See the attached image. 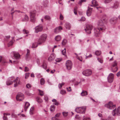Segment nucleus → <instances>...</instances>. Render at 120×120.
Returning <instances> with one entry per match:
<instances>
[{
    "label": "nucleus",
    "mask_w": 120,
    "mask_h": 120,
    "mask_svg": "<svg viewBox=\"0 0 120 120\" xmlns=\"http://www.w3.org/2000/svg\"><path fill=\"white\" fill-rule=\"evenodd\" d=\"M105 22V20L104 19H103L102 20H99L98 21L97 23L98 26V28L94 30V35L96 37L99 36L100 31H102L105 29L104 25Z\"/></svg>",
    "instance_id": "obj_1"
},
{
    "label": "nucleus",
    "mask_w": 120,
    "mask_h": 120,
    "mask_svg": "<svg viewBox=\"0 0 120 120\" xmlns=\"http://www.w3.org/2000/svg\"><path fill=\"white\" fill-rule=\"evenodd\" d=\"M47 35L46 34H43L40 37L38 40V45H41L45 41Z\"/></svg>",
    "instance_id": "obj_2"
},
{
    "label": "nucleus",
    "mask_w": 120,
    "mask_h": 120,
    "mask_svg": "<svg viewBox=\"0 0 120 120\" xmlns=\"http://www.w3.org/2000/svg\"><path fill=\"white\" fill-rule=\"evenodd\" d=\"M86 110V107L84 106L76 108L75 109V111L78 113L84 114L85 113Z\"/></svg>",
    "instance_id": "obj_3"
},
{
    "label": "nucleus",
    "mask_w": 120,
    "mask_h": 120,
    "mask_svg": "<svg viewBox=\"0 0 120 120\" xmlns=\"http://www.w3.org/2000/svg\"><path fill=\"white\" fill-rule=\"evenodd\" d=\"M105 106L107 108L111 110L113 109L115 107V105L113 104L111 101H110L105 104Z\"/></svg>",
    "instance_id": "obj_4"
},
{
    "label": "nucleus",
    "mask_w": 120,
    "mask_h": 120,
    "mask_svg": "<svg viewBox=\"0 0 120 120\" xmlns=\"http://www.w3.org/2000/svg\"><path fill=\"white\" fill-rule=\"evenodd\" d=\"M112 114L114 116H120V107H118L117 109H115L112 112Z\"/></svg>",
    "instance_id": "obj_5"
},
{
    "label": "nucleus",
    "mask_w": 120,
    "mask_h": 120,
    "mask_svg": "<svg viewBox=\"0 0 120 120\" xmlns=\"http://www.w3.org/2000/svg\"><path fill=\"white\" fill-rule=\"evenodd\" d=\"M36 11H35L31 12L30 13V19L31 21L33 22H34L36 21L35 17Z\"/></svg>",
    "instance_id": "obj_6"
},
{
    "label": "nucleus",
    "mask_w": 120,
    "mask_h": 120,
    "mask_svg": "<svg viewBox=\"0 0 120 120\" xmlns=\"http://www.w3.org/2000/svg\"><path fill=\"white\" fill-rule=\"evenodd\" d=\"M92 73V71L90 69H88L84 70L82 72L83 74L86 76H89L91 75Z\"/></svg>",
    "instance_id": "obj_7"
},
{
    "label": "nucleus",
    "mask_w": 120,
    "mask_h": 120,
    "mask_svg": "<svg viewBox=\"0 0 120 120\" xmlns=\"http://www.w3.org/2000/svg\"><path fill=\"white\" fill-rule=\"evenodd\" d=\"M34 29V32L37 33L39 32L42 31L43 30L42 26L41 25L36 26Z\"/></svg>",
    "instance_id": "obj_8"
},
{
    "label": "nucleus",
    "mask_w": 120,
    "mask_h": 120,
    "mask_svg": "<svg viewBox=\"0 0 120 120\" xmlns=\"http://www.w3.org/2000/svg\"><path fill=\"white\" fill-rule=\"evenodd\" d=\"M66 65L67 69L68 70H70L72 68V64L70 60H68L66 62Z\"/></svg>",
    "instance_id": "obj_9"
},
{
    "label": "nucleus",
    "mask_w": 120,
    "mask_h": 120,
    "mask_svg": "<svg viewBox=\"0 0 120 120\" xmlns=\"http://www.w3.org/2000/svg\"><path fill=\"white\" fill-rule=\"evenodd\" d=\"M93 26L90 25H87L86 26V28L85 30L87 33L90 34L91 33V30L92 29Z\"/></svg>",
    "instance_id": "obj_10"
},
{
    "label": "nucleus",
    "mask_w": 120,
    "mask_h": 120,
    "mask_svg": "<svg viewBox=\"0 0 120 120\" xmlns=\"http://www.w3.org/2000/svg\"><path fill=\"white\" fill-rule=\"evenodd\" d=\"M14 79V77H11L9 78L7 80L6 83L7 85L8 86L12 84L13 82V80Z\"/></svg>",
    "instance_id": "obj_11"
},
{
    "label": "nucleus",
    "mask_w": 120,
    "mask_h": 120,
    "mask_svg": "<svg viewBox=\"0 0 120 120\" xmlns=\"http://www.w3.org/2000/svg\"><path fill=\"white\" fill-rule=\"evenodd\" d=\"M117 63L116 61H115L113 62L112 64V66L113 67H115V69L114 70L113 68H112V71L113 72H116L118 68L117 66Z\"/></svg>",
    "instance_id": "obj_12"
},
{
    "label": "nucleus",
    "mask_w": 120,
    "mask_h": 120,
    "mask_svg": "<svg viewBox=\"0 0 120 120\" xmlns=\"http://www.w3.org/2000/svg\"><path fill=\"white\" fill-rule=\"evenodd\" d=\"M24 98L23 95L22 93H19L17 96L16 99L17 101H21Z\"/></svg>",
    "instance_id": "obj_13"
},
{
    "label": "nucleus",
    "mask_w": 120,
    "mask_h": 120,
    "mask_svg": "<svg viewBox=\"0 0 120 120\" xmlns=\"http://www.w3.org/2000/svg\"><path fill=\"white\" fill-rule=\"evenodd\" d=\"M114 75L113 74L111 73L109 74L108 77V80L109 82L111 83L113 81Z\"/></svg>",
    "instance_id": "obj_14"
},
{
    "label": "nucleus",
    "mask_w": 120,
    "mask_h": 120,
    "mask_svg": "<svg viewBox=\"0 0 120 120\" xmlns=\"http://www.w3.org/2000/svg\"><path fill=\"white\" fill-rule=\"evenodd\" d=\"M11 56H13L15 59H18L20 57V55L18 53L15 52H12L11 53Z\"/></svg>",
    "instance_id": "obj_15"
},
{
    "label": "nucleus",
    "mask_w": 120,
    "mask_h": 120,
    "mask_svg": "<svg viewBox=\"0 0 120 120\" xmlns=\"http://www.w3.org/2000/svg\"><path fill=\"white\" fill-rule=\"evenodd\" d=\"M13 82H14L15 83L14 86L15 87H17L20 84V80L18 77H17L15 80L14 79L13 80Z\"/></svg>",
    "instance_id": "obj_16"
},
{
    "label": "nucleus",
    "mask_w": 120,
    "mask_h": 120,
    "mask_svg": "<svg viewBox=\"0 0 120 120\" xmlns=\"http://www.w3.org/2000/svg\"><path fill=\"white\" fill-rule=\"evenodd\" d=\"M62 29V27L61 26H59L54 29V32L56 33H58L60 32L61 31V30Z\"/></svg>",
    "instance_id": "obj_17"
},
{
    "label": "nucleus",
    "mask_w": 120,
    "mask_h": 120,
    "mask_svg": "<svg viewBox=\"0 0 120 120\" xmlns=\"http://www.w3.org/2000/svg\"><path fill=\"white\" fill-rule=\"evenodd\" d=\"M117 18L116 17L112 18L110 19V21L111 24H114L116 23V20Z\"/></svg>",
    "instance_id": "obj_18"
},
{
    "label": "nucleus",
    "mask_w": 120,
    "mask_h": 120,
    "mask_svg": "<svg viewBox=\"0 0 120 120\" xmlns=\"http://www.w3.org/2000/svg\"><path fill=\"white\" fill-rule=\"evenodd\" d=\"M55 55L53 54H52L48 58L49 60L51 61L54 60L55 58Z\"/></svg>",
    "instance_id": "obj_19"
},
{
    "label": "nucleus",
    "mask_w": 120,
    "mask_h": 120,
    "mask_svg": "<svg viewBox=\"0 0 120 120\" xmlns=\"http://www.w3.org/2000/svg\"><path fill=\"white\" fill-rule=\"evenodd\" d=\"M92 8H89L87 10L86 14L88 16H89L91 15V13L92 12Z\"/></svg>",
    "instance_id": "obj_20"
},
{
    "label": "nucleus",
    "mask_w": 120,
    "mask_h": 120,
    "mask_svg": "<svg viewBox=\"0 0 120 120\" xmlns=\"http://www.w3.org/2000/svg\"><path fill=\"white\" fill-rule=\"evenodd\" d=\"M119 5V3L117 1L115 2L114 3L112 7V8L115 9L117 8L118 7Z\"/></svg>",
    "instance_id": "obj_21"
},
{
    "label": "nucleus",
    "mask_w": 120,
    "mask_h": 120,
    "mask_svg": "<svg viewBox=\"0 0 120 120\" xmlns=\"http://www.w3.org/2000/svg\"><path fill=\"white\" fill-rule=\"evenodd\" d=\"M65 26L66 29L69 30L70 29L71 25L69 23L67 22L66 23L65 25Z\"/></svg>",
    "instance_id": "obj_22"
},
{
    "label": "nucleus",
    "mask_w": 120,
    "mask_h": 120,
    "mask_svg": "<svg viewBox=\"0 0 120 120\" xmlns=\"http://www.w3.org/2000/svg\"><path fill=\"white\" fill-rule=\"evenodd\" d=\"M30 104L29 103L27 102H26L25 105V111H26L27 109L30 106Z\"/></svg>",
    "instance_id": "obj_23"
},
{
    "label": "nucleus",
    "mask_w": 120,
    "mask_h": 120,
    "mask_svg": "<svg viewBox=\"0 0 120 120\" xmlns=\"http://www.w3.org/2000/svg\"><path fill=\"white\" fill-rule=\"evenodd\" d=\"M92 6H96L98 5L97 2L95 0H93L92 2Z\"/></svg>",
    "instance_id": "obj_24"
},
{
    "label": "nucleus",
    "mask_w": 120,
    "mask_h": 120,
    "mask_svg": "<svg viewBox=\"0 0 120 120\" xmlns=\"http://www.w3.org/2000/svg\"><path fill=\"white\" fill-rule=\"evenodd\" d=\"M61 37L60 35H57L55 37V39L56 41H60L61 39Z\"/></svg>",
    "instance_id": "obj_25"
},
{
    "label": "nucleus",
    "mask_w": 120,
    "mask_h": 120,
    "mask_svg": "<svg viewBox=\"0 0 120 120\" xmlns=\"http://www.w3.org/2000/svg\"><path fill=\"white\" fill-rule=\"evenodd\" d=\"M87 92L84 90H82V92L81 93V95L82 96H86L87 95Z\"/></svg>",
    "instance_id": "obj_26"
},
{
    "label": "nucleus",
    "mask_w": 120,
    "mask_h": 120,
    "mask_svg": "<svg viewBox=\"0 0 120 120\" xmlns=\"http://www.w3.org/2000/svg\"><path fill=\"white\" fill-rule=\"evenodd\" d=\"M52 101L54 103L53 104L55 105H59V103L57 102L56 100L53 99L52 100Z\"/></svg>",
    "instance_id": "obj_27"
},
{
    "label": "nucleus",
    "mask_w": 120,
    "mask_h": 120,
    "mask_svg": "<svg viewBox=\"0 0 120 120\" xmlns=\"http://www.w3.org/2000/svg\"><path fill=\"white\" fill-rule=\"evenodd\" d=\"M41 67L45 69H47V65L45 62H44L43 63V64L41 66Z\"/></svg>",
    "instance_id": "obj_28"
},
{
    "label": "nucleus",
    "mask_w": 120,
    "mask_h": 120,
    "mask_svg": "<svg viewBox=\"0 0 120 120\" xmlns=\"http://www.w3.org/2000/svg\"><path fill=\"white\" fill-rule=\"evenodd\" d=\"M37 102L39 103H41L43 102L42 99L38 97L36 98Z\"/></svg>",
    "instance_id": "obj_29"
},
{
    "label": "nucleus",
    "mask_w": 120,
    "mask_h": 120,
    "mask_svg": "<svg viewBox=\"0 0 120 120\" xmlns=\"http://www.w3.org/2000/svg\"><path fill=\"white\" fill-rule=\"evenodd\" d=\"M55 109V108L54 105H52L50 107V110L51 111L53 112Z\"/></svg>",
    "instance_id": "obj_30"
},
{
    "label": "nucleus",
    "mask_w": 120,
    "mask_h": 120,
    "mask_svg": "<svg viewBox=\"0 0 120 120\" xmlns=\"http://www.w3.org/2000/svg\"><path fill=\"white\" fill-rule=\"evenodd\" d=\"M101 51L99 50H97L95 52V54L97 56L100 55L101 54Z\"/></svg>",
    "instance_id": "obj_31"
},
{
    "label": "nucleus",
    "mask_w": 120,
    "mask_h": 120,
    "mask_svg": "<svg viewBox=\"0 0 120 120\" xmlns=\"http://www.w3.org/2000/svg\"><path fill=\"white\" fill-rule=\"evenodd\" d=\"M67 41L66 39H64L62 41V45H64L67 43Z\"/></svg>",
    "instance_id": "obj_32"
},
{
    "label": "nucleus",
    "mask_w": 120,
    "mask_h": 120,
    "mask_svg": "<svg viewBox=\"0 0 120 120\" xmlns=\"http://www.w3.org/2000/svg\"><path fill=\"white\" fill-rule=\"evenodd\" d=\"M34 109V107H32L30 108V115H32L33 114V111Z\"/></svg>",
    "instance_id": "obj_33"
},
{
    "label": "nucleus",
    "mask_w": 120,
    "mask_h": 120,
    "mask_svg": "<svg viewBox=\"0 0 120 120\" xmlns=\"http://www.w3.org/2000/svg\"><path fill=\"white\" fill-rule=\"evenodd\" d=\"M38 45V44H37L36 43H34L33 44L32 48H35L37 47L38 45Z\"/></svg>",
    "instance_id": "obj_34"
},
{
    "label": "nucleus",
    "mask_w": 120,
    "mask_h": 120,
    "mask_svg": "<svg viewBox=\"0 0 120 120\" xmlns=\"http://www.w3.org/2000/svg\"><path fill=\"white\" fill-rule=\"evenodd\" d=\"M29 19L28 17L26 15H25V17L24 19H23L22 21H26L28 20Z\"/></svg>",
    "instance_id": "obj_35"
},
{
    "label": "nucleus",
    "mask_w": 120,
    "mask_h": 120,
    "mask_svg": "<svg viewBox=\"0 0 120 120\" xmlns=\"http://www.w3.org/2000/svg\"><path fill=\"white\" fill-rule=\"evenodd\" d=\"M60 94L63 95L64 94L66 93V92L65 90H61L60 92Z\"/></svg>",
    "instance_id": "obj_36"
},
{
    "label": "nucleus",
    "mask_w": 120,
    "mask_h": 120,
    "mask_svg": "<svg viewBox=\"0 0 120 120\" xmlns=\"http://www.w3.org/2000/svg\"><path fill=\"white\" fill-rule=\"evenodd\" d=\"M45 81L43 78H41L40 80L41 84V85H43L45 83Z\"/></svg>",
    "instance_id": "obj_37"
},
{
    "label": "nucleus",
    "mask_w": 120,
    "mask_h": 120,
    "mask_svg": "<svg viewBox=\"0 0 120 120\" xmlns=\"http://www.w3.org/2000/svg\"><path fill=\"white\" fill-rule=\"evenodd\" d=\"M23 33L25 34H27L29 33V31L25 29H24L23 30Z\"/></svg>",
    "instance_id": "obj_38"
},
{
    "label": "nucleus",
    "mask_w": 120,
    "mask_h": 120,
    "mask_svg": "<svg viewBox=\"0 0 120 120\" xmlns=\"http://www.w3.org/2000/svg\"><path fill=\"white\" fill-rule=\"evenodd\" d=\"M38 90L39 91V94L41 96H43L44 94L43 91L40 90Z\"/></svg>",
    "instance_id": "obj_39"
},
{
    "label": "nucleus",
    "mask_w": 120,
    "mask_h": 120,
    "mask_svg": "<svg viewBox=\"0 0 120 120\" xmlns=\"http://www.w3.org/2000/svg\"><path fill=\"white\" fill-rule=\"evenodd\" d=\"M44 99L45 101V102L47 103L49 100L47 96L45 95L44 96Z\"/></svg>",
    "instance_id": "obj_40"
},
{
    "label": "nucleus",
    "mask_w": 120,
    "mask_h": 120,
    "mask_svg": "<svg viewBox=\"0 0 120 120\" xmlns=\"http://www.w3.org/2000/svg\"><path fill=\"white\" fill-rule=\"evenodd\" d=\"M62 53L63 55L65 56L66 55V52L65 48L62 51Z\"/></svg>",
    "instance_id": "obj_41"
},
{
    "label": "nucleus",
    "mask_w": 120,
    "mask_h": 120,
    "mask_svg": "<svg viewBox=\"0 0 120 120\" xmlns=\"http://www.w3.org/2000/svg\"><path fill=\"white\" fill-rule=\"evenodd\" d=\"M64 84V82H62L61 84L60 83L58 85V87L60 89H61L62 86Z\"/></svg>",
    "instance_id": "obj_42"
},
{
    "label": "nucleus",
    "mask_w": 120,
    "mask_h": 120,
    "mask_svg": "<svg viewBox=\"0 0 120 120\" xmlns=\"http://www.w3.org/2000/svg\"><path fill=\"white\" fill-rule=\"evenodd\" d=\"M30 75V73H27L25 74V79H26L28 78L29 77Z\"/></svg>",
    "instance_id": "obj_43"
},
{
    "label": "nucleus",
    "mask_w": 120,
    "mask_h": 120,
    "mask_svg": "<svg viewBox=\"0 0 120 120\" xmlns=\"http://www.w3.org/2000/svg\"><path fill=\"white\" fill-rule=\"evenodd\" d=\"M62 60V58H58L56 59V62H60Z\"/></svg>",
    "instance_id": "obj_44"
},
{
    "label": "nucleus",
    "mask_w": 120,
    "mask_h": 120,
    "mask_svg": "<svg viewBox=\"0 0 120 120\" xmlns=\"http://www.w3.org/2000/svg\"><path fill=\"white\" fill-rule=\"evenodd\" d=\"M45 19L47 20H49L50 19V17L49 16L46 15L45 16Z\"/></svg>",
    "instance_id": "obj_45"
},
{
    "label": "nucleus",
    "mask_w": 120,
    "mask_h": 120,
    "mask_svg": "<svg viewBox=\"0 0 120 120\" xmlns=\"http://www.w3.org/2000/svg\"><path fill=\"white\" fill-rule=\"evenodd\" d=\"M4 116L3 117L4 120H8V118L6 116H5V113H4Z\"/></svg>",
    "instance_id": "obj_46"
},
{
    "label": "nucleus",
    "mask_w": 120,
    "mask_h": 120,
    "mask_svg": "<svg viewBox=\"0 0 120 120\" xmlns=\"http://www.w3.org/2000/svg\"><path fill=\"white\" fill-rule=\"evenodd\" d=\"M31 86V84L29 83H28L26 85V87L27 88H30Z\"/></svg>",
    "instance_id": "obj_47"
},
{
    "label": "nucleus",
    "mask_w": 120,
    "mask_h": 120,
    "mask_svg": "<svg viewBox=\"0 0 120 120\" xmlns=\"http://www.w3.org/2000/svg\"><path fill=\"white\" fill-rule=\"evenodd\" d=\"M13 43V41H11L8 44V46L9 47Z\"/></svg>",
    "instance_id": "obj_48"
},
{
    "label": "nucleus",
    "mask_w": 120,
    "mask_h": 120,
    "mask_svg": "<svg viewBox=\"0 0 120 120\" xmlns=\"http://www.w3.org/2000/svg\"><path fill=\"white\" fill-rule=\"evenodd\" d=\"M92 56V55L91 54H89V55L88 56H86L85 58L86 59H87L89 58H90Z\"/></svg>",
    "instance_id": "obj_49"
},
{
    "label": "nucleus",
    "mask_w": 120,
    "mask_h": 120,
    "mask_svg": "<svg viewBox=\"0 0 120 120\" xmlns=\"http://www.w3.org/2000/svg\"><path fill=\"white\" fill-rule=\"evenodd\" d=\"M63 116H67L68 115V112H63Z\"/></svg>",
    "instance_id": "obj_50"
},
{
    "label": "nucleus",
    "mask_w": 120,
    "mask_h": 120,
    "mask_svg": "<svg viewBox=\"0 0 120 120\" xmlns=\"http://www.w3.org/2000/svg\"><path fill=\"white\" fill-rule=\"evenodd\" d=\"M64 19V17L61 14L60 16V20H62Z\"/></svg>",
    "instance_id": "obj_51"
},
{
    "label": "nucleus",
    "mask_w": 120,
    "mask_h": 120,
    "mask_svg": "<svg viewBox=\"0 0 120 120\" xmlns=\"http://www.w3.org/2000/svg\"><path fill=\"white\" fill-rule=\"evenodd\" d=\"M84 1H85V0H81L80 1H79V4L80 5H81V4H82V3L84 2Z\"/></svg>",
    "instance_id": "obj_52"
},
{
    "label": "nucleus",
    "mask_w": 120,
    "mask_h": 120,
    "mask_svg": "<svg viewBox=\"0 0 120 120\" xmlns=\"http://www.w3.org/2000/svg\"><path fill=\"white\" fill-rule=\"evenodd\" d=\"M77 8H75L74 9V13L75 14V15H77Z\"/></svg>",
    "instance_id": "obj_53"
},
{
    "label": "nucleus",
    "mask_w": 120,
    "mask_h": 120,
    "mask_svg": "<svg viewBox=\"0 0 120 120\" xmlns=\"http://www.w3.org/2000/svg\"><path fill=\"white\" fill-rule=\"evenodd\" d=\"M29 70V69L27 67H26L25 68V70L24 71L25 72L28 71Z\"/></svg>",
    "instance_id": "obj_54"
},
{
    "label": "nucleus",
    "mask_w": 120,
    "mask_h": 120,
    "mask_svg": "<svg viewBox=\"0 0 120 120\" xmlns=\"http://www.w3.org/2000/svg\"><path fill=\"white\" fill-rule=\"evenodd\" d=\"M112 0H105V3H108L109 2Z\"/></svg>",
    "instance_id": "obj_55"
},
{
    "label": "nucleus",
    "mask_w": 120,
    "mask_h": 120,
    "mask_svg": "<svg viewBox=\"0 0 120 120\" xmlns=\"http://www.w3.org/2000/svg\"><path fill=\"white\" fill-rule=\"evenodd\" d=\"M85 20V17H82L81 19V21H83Z\"/></svg>",
    "instance_id": "obj_56"
},
{
    "label": "nucleus",
    "mask_w": 120,
    "mask_h": 120,
    "mask_svg": "<svg viewBox=\"0 0 120 120\" xmlns=\"http://www.w3.org/2000/svg\"><path fill=\"white\" fill-rule=\"evenodd\" d=\"M27 54L26 55V56H28V54H29V53L30 52V50L28 49H27Z\"/></svg>",
    "instance_id": "obj_57"
},
{
    "label": "nucleus",
    "mask_w": 120,
    "mask_h": 120,
    "mask_svg": "<svg viewBox=\"0 0 120 120\" xmlns=\"http://www.w3.org/2000/svg\"><path fill=\"white\" fill-rule=\"evenodd\" d=\"M66 89H67V91L68 92H70L72 90H71V89H68V88H67Z\"/></svg>",
    "instance_id": "obj_58"
},
{
    "label": "nucleus",
    "mask_w": 120,
    "mask_h": 120,
    "mask_svg": "<svg viewBox=\"0 0 120 120\" xmlns=\"http://www.w3.org/2000/svg\"><path fill=\"white\" fill-rule=\"evenodd\" d=\"M81 82H76L75 83V85H78V84L80 83Z\"/></svg>",
    "instance_id": "obj_59"
},
{
    "label": "nucleus",
    "mask_w": 120,
    "mask_h": 120,
    "mask_svg": "<svg viewBox=\"0 0 120 120\" xmlns=\"http://www.w3.org/2000/svg\"><path fill=\"white\" fill-rule=\"evenodd\" d=\"M60 113H57L56 115L55 116L56 117H58L60 116Z\"/></svg>",
    "instance_id": "obj_60"
},
{
    "label": "nucleus",
    "mask_w": 120,
    "mask_h": 120,
    "mask_svg": "<svg viewBox=\"0 0 120 120\" xmlns=\"http://www.w3.org/2000/svg\"><path fill=\"white\" fill-rule=\"evenodd\" d=\"M83 120H90V119L89 118H85Z\"/></svg>",
    "instance_id": "obj_61"
},
{
    "label": "nucleus",
    "mask_w": 120,
    "mask_h": 120,
    "mask_svg": "<svg viewBox=\"0 0 120 120\" xmlns=\"http://www.w3.org/2000/svg\"><path fill=\"white\" fill-rule=\"evenodd\" d=\"M120 71L118 72L116 74V75L118 77H119L120 76Z\"/></svg>",
    "instance_id": "obj_62"
},
{
    "label": "nucleus",
    "mask_w": 120,
    "mask_h": 120,
    "mask_svg": "<svg viewBox=\"0 0 120 120\" xmlns=\"http://www.w3.org/2000/svg\"><path fill=\"white\" fill-rule=\"evenodd\" d=\"M25 117V116L24 114H21L20 115V117Z\"/></svg>",
    "instance_id": "obj_63"
},
{
    "label": "nucleus",
    "mask_w": 120,
    "mask_h": 120,
    "mask_svg": "<svg viewBox=\"0 0 120 120\" xmlns=\"http://www.w3.org/2000/svg\"><path fill=\"white\" fill-rule=\"evenodd\" d=\"M108 119L109 120H113L111 119V117L110 116H109L108 117Z\"/></svg>",
    "instance_id": "obj_64"
}]
</instances>
